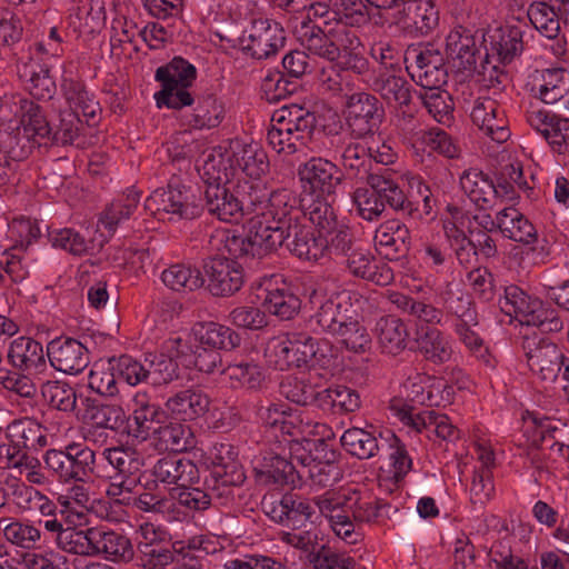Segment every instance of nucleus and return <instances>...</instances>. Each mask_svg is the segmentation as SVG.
<instances>
[{
  "label": "nucleus",
  "instance_id": "obj_2",
  "mask_svg": "<svg viewBox=\"0 0 569 569\" xmlns=\"http://www.w3.org/2000/svg\"><path fill=\"white\" fill-rule=\"evenodd\" d=\"M308 302L313 309L309 318L312 332L338 338L348 350L356 353L370 348L371 337L360 323L358 312L348 295H328L322 284H316L308 292Z\"/></svg>",
  "mask_w": 569,
  "mask_h": 569
},
{
  "label": "nucleus",
  "instance_id": "obj_30",
  "mask_svg": "<svg viewBox=\"0 0 569 569\" xmlns=\"http://www.w3.org/2000/svg\"><path fill=\"white\" fill-rule=\"evenodd\" d=\"M8 361L21 372L40 375L47 370V355L42 345L30 337H18L8 350Z\"/></svg>",
  "mask_w": 569,
  "mask_h": 569
},
{
  "label": "nucleus",
  "instance_id": "obj_62",
  "mask_svg": "<svg viewBox=\"0 0 569 569\" xmlns=\"http://www.w3.org/2000/svg\"><path fill=\"white\" fill-rule=\"evenodd\" d=\"M418 97L437 122L450 124L453 120L455 103L448 91L441 90V87H431L421 89Z\"/></svg>",
  "mask_w": 569,
  "mask_h": 569
},
{
  "label": "nucleus",
  "instance_id": "obj_50",
  "mask_svg": "<svg viewBox=\"0 0 569 569\" xmlns=\"http://www.w3.org/2000/svg\"><path fill=\"white\" fill-rule=\"evenodd\" d=\"M242 219L254 214L260 218L270 191L261 180H238L234 184Z\"/></svg>",
  "mask_w": 569,
  "mask_h": 569
},
{
  "label": "nucleus",
  "instance_id": "obj_45",
  "mask_svg": "<svg viewBox=\"0 0 569 569\" xmlns=\"http://www.w3.org/2000/svg\"><path fill=\"white\" fill-rule=\"evenodd\" d=\"M376 335L383 353L397 356L407 347L409 332L406 323L398 317H381L376 323Z\"/></svg>",
  "mask_w": 569,
  "mask_h": 569
},
{
  "label": "nucleus",
  "instance_id": "obj_6",
  "mask_svg": "<svg viewBox=\"0 0 569 569\" xmlns=\"http://www.w3.org/2000/svg\"><path fill=\"white\" fill-rule=\"evenodd\" d=\"M385 109L378 98L368 92L347 96L343 109L346 131L352 140H366L379 131Z\"/></svg>",
  "mask_w": 569,
  "mask_h": 569
},
{
  "label": "nucleus",
  "instance_id": "obj_49",
  "mask_svg": "<svg viewBox=\"0 0 569 569\" xmlns=\"http://www.w3.org/2000/svg\"><path fill=\"white\" fill-rule=\"evenodd\" d=\"M154 435L156 449L160 451L183 452L192 449L196 445L190 426L180 422L159 426Z\"/></svg>",
  "mask_w": 569,
  "mask_h": 569
},
{
  "label": "nucleus",
  "instance_id": "obj_59",
  "mask_svg": "<svg viewBox=\"0 0 569 569\" xmlns=\"http://www.w3.org/2000/svg\"><path fill=\"white\" fill-rule=\"evenodd\" d=\"M207 461L211 467L210 475H214L220 477L231 476V479L234 480V476L241 477L244 475L243 468L238 460V451L230 443H216L209 450L207 456Z\"/></svg>",
  "mask_w": 569,
  "mask_h": 569
},
{
  "label": "nucleus",
  "instance_id": "obj_43",
  "mask_svg": "<svg viewBox=\"0 0 569 569\" xmlns=\"http://www.w3.org/2000/svg\"><path fill=\"white\" fill-rule=\"evenodd\" d=\"M498 229L503 237L529 246L538 240V232L532 222L515 208H505L498 212Z\"/></svg>",
  "mask_w": 569,
  "mask_h": 569
},
{
  "label": "nucleus",
  "instance_id": "obj_64",
  "mask_svg": "<svg viewBox=\"0 0 569 569\" xmlns=\"http://www.w3.org/2000/svg\"><path fill=\"white\" fill-rule=\"evenodd\" d=\"M542 83L538 98L547 103H559L569 93V72L565 68H551L542 71Z\"/></svg>",
  "mask_w": 569,
  "mask_h": 569
},
{
  "label": "nucleus",
  "instance_id": "obj_19",
  "mask_svg": "<svg viewBox=\"0 0 569 569\" xmlns=\"http://www.w3.org/2000/svg\"><path fill=\"white\" fill-rule=\"evenodd\" d=\"M470 118L492 141L503 143L510 138L509 121L505 110L495 99L480 97L475 100Z\"/></svg>",
  "mask_w": 569,
  "mask_h": 569
},
{
  "label": "nucleus",
  "instance_id": "obj_54",
  "mask_svg": "<svg viewBox=\"0 0 569 569\" xmlns=\"http://www.w3.org/2000/svg\"><path fill=\"white\" fill-rule=\"evenodd\" d=\"M8 441L27 451L38 450L47 446V436L39 423L29 419L13 420L7 427Z\"/></svg>",
  "mask_w": 569,
  "mask_h": 569
},
{
  "label": "nucleus",
  "instance_id": "obj_13",
  "mask_svg": "<svg viewBox=\"0 0 569 569\" xmlns=\"http://www.w3.org/2000/svg\"><path fill=\"white\" fill-rule=\"evenodd\" d=\"M298 177L303 192L312 197L336 196L343 182L338 163L322 157H312L300 164Z\"/></svg>",
  "mask_w": 569,
  "mask_h": 569
},
{
  "label": "nucleus",
  "instance_id": "obj_47",
  "mask_svg": "<svg viewBox=\"0 0 569 569\" xmlns=\"http://www.w3.org/2000/svg\"><path fill=\"white\" fill-rule=\"evenodd\" d=\"M336 196L312 197L307 203L302 199L301 216H305L315 226L320 234L329 232L337 224L342 222L338 218L336 208L333 207V198Z\"/></svg>",
  "mask_w": 569,
  "mask_h": 569
},
{
  "label": "nucleus",
  "instance_id": "obj_23",
  "mask_svg": "<svg viewBox=\"0 0 569 569\" xmlns=\"http://www.w3.org/2000/svg\"><path fill=\"white\" fill-rule=\"evenodd\" d=\"M263 307L281 320L295 318L301 309V300L281 276L273 274L266 281Z\"/></svg>",
  "mask_w": 569,
  "mask_h": 569
},
{
  "label": "nucleus",
  "instance_id": "obj_5",
  "mask_svg": "<svg viewBox=\"0 0 569 569\" xmlns=\"http://www.w3.org/2000/svg\"><path fill=\"white\" fill-rule=\"evenodd\" d=\"M197 68L182 57H174L156 70L154 79L161 83V90L154 94L159 108L180 110L194 102L188 90L197 79Z\"/></svg>",
  "mask_w": 569,
  "mask_h": 569
},
{
  "label": "nucleus",
  "instance_id": "obj_33",
  "mask_svg": "<svg viewBox=\"0 0 569 569\" xmlns=\"http://www.w3.org/2000/svg\"><path fill=\"white\" fill-rule=\"evenodd\" d=\"M94 557L114 562L129 563L134 559V547L130 538L107 527H94Z\"/></svg>",
  "mask_w": 569,
  "mask_h": 569
},
{
  "label": "nucleus",
  "instance_id": "obj_57",
  "mask_svg": "<svg viewBox=\"0 0 569 569\" xmlns=\"http://www.w3.org/2000/svg\"><path fill=\"white\" fill-rule=\"evenodd\" d=\"M197 337L201 345L213 348L217 351H231L240 347L242 338L232 328L218 323H202L197 330Z\"/></svg>",
  "mask_w": 569,
  "mask_h": 569
},
{
  "label": "nucleus",
  "instance_id": "obj_21",
  "mask_svg": "<svg viewBox=\"0 0 569 569\" xmlns=\"http://www.w3.org/2000/svg\"><path fill=\"white\" fill-rule=\"evenodd\" d=\"M367 186L377 191L379 200L383 204V209L388 206L402 216L413 219L421 218L422 214L418 208V203L405 193L388 170L375 173Z\"/></svg>",
  "mask_w": 569,
  "mask_h": 569
},
{
  "label": "nucleus",
  "instance_id": "obj_40",
  "mask_svg": "<svg viewBox=\"0 0 569 569\" xmlns=\"http://www.w3.org/2000/svg\"><path fill=\"white\" fill-rule=\"evenodd\" d=\"M340 453L333 445L323 438H302L290 442V458L297 467L311 463L328 462L331 459H339Z\"/></svg>",
  "mask_w": 569,
  "mask_h": 569
},
{
  "label": "nucleus",
  "instance_id": "obj_3",
  "mask_svg": "<svg viewBox=\"0 0 569 569\" xmlns=\"http://www.w3.org/2000/svg\"><path fill=\"white\" fill-rule=\"evenodd\" d=\"M316 128L315 112L299 104L283 106L271 117L267 142L278 154L291 156L307 147Z\"/></svg>",
  "mask_w": 569,
  "mask_h": 569
},
{
  "label": "nucleus",
  "instance_id": "obj_39",
  "mask_svg": "<svg viewBox=\"0 0 569 569\" xmlns=\"http://www.w3.org/2000/svg\"><path fill=\"white\" fill-rule=\"evenodd\" d=\"M289 251L303 261H318L325 256L323 236L299 221L290 228Z\"/></svg>",
  "mask_w": 569,
  "mask_h": 569
},
{
  "label": "nucleus",
  "instance_id": "obj_56",
  "mask_svg": "<svg viewBox=\"0 0 569 569\" xmlns=\"http://www.w3.org/2000/svg\"><path fill=\"white\" fill-rule=\"evenodd\" d=\"M557 431L558 428L553 426L548 418L536 422L531 446L527 451V458L531 467L538 471L553 468L551 461L548 459V452L546 453L545 450L548 449V440H553Z\"/></svg>",
  "mask_w": 569,
  "mask_h": 569
},
{
  "label": "nucleus",
  "instance_id": "obj_16",
  "mask_svg": "<svg viewBox=\"0 0 569 569\" xmlns=\"http://www.w3.org/2000/svg\"><path fill=\"white\" fill-rule=\"evenodd\" d=\"M395 16L396 24L411 36H428L439 24V10L432 0H403Z\"/></svg>",
  "mask_w": 569,
  "mask_h": 569
},
{
  "label": "nucleus",
  "instance_id": "obj_27",
  "mask_svg": "<svg viewBox=\"0 0 569 569\" xmlns=\"http://www.w3.org/2000/svg\"><path fill=\"white\" fill-rule=\"evenodd\" d=\"M61 93L70 107L69 111L81 113L88 126H96L100 120L101 107L94 93L87 89L83 80L63 76Z\"/></svg>",
  "mask_w": 569,
  "mask_h": 569
},
{
  "label": "nucleus",
  "instance_id": "obj_9",
  "mask_svg": "<svg viewBox=\"0 0 569 569\" xmlns=\"http://www.w3.org/2000/svg\"><path fill=\"white\" fill-rule=\"evenodd\" d=\"M282 24L268 18L253 19L238 38L239 49L252 59L266 60L276 56L286 44Z\"/></svg>",
  "mask_w": 569,
  "mask_h": 569
},
{
  "label": "nucleus",
  "instance_id": "obj_51",
  "mask_svg": "<svg viewBox=\"0 0 569 569\" xmlns=\"http://www.w3.org/2000/svg\"><path fill=\"white\" fill-rule=\"evenodd\" d=\"M372 88L389 104L401 109L408 108L411 102V84L401 76L388 72L375 78Z\"/></svg>",
  "mask_w": 569,
  "mask_h": 569
},
{
  "label": "nucleus",
  "instance_id": "obj_10",
  "mask_svg": "<svg viewBox=\"0 0 569 569\" xmlns=\"http://www.w3.org/2000/svg\"><path fill=\"white\" fill-rule=\"evenodd\" d=\"M406 69L421 87H441L447 83L448 72L443 54L432 44L409 47L405 53Z\"/></svg>",
  "mask_w": 569,
  "mask_h": 569
},
{
  "label": "nucleus",
  "instance_id": "obj_34",
  "mask_svg": "<svg viewBox=\"0 0 569 569\" xmlns=\"http://www.w3.org/2000/svg\"><path fill=\"white\" fill-rule=\"evenodd\" d=\"M417 352L429 363L441 366L453 356L450 338L439 328L415 329Z\"/></svg>",
  "mask_w": 569,
  "mask_h": 569
},
{
  "label": "nucleus",
  "instance_id": "obj_52",
  "mask_svg": "<svg viewBox=\"0 0 569 569\" xmlns=\"http://www.w3.org/2000/svg\"><path fill=\"white\" fill-rule=\"evenodd\" d=\"M3 536L12 546L26 550L39 549L48 542V536L31 520H12L3 528Z\"/></svg>",
  "mask_w": 569,
  "mask_h": 569
},
{
  "label": "nucleus",
  "instance_id": "obj_42",
  "mask_svg": "<svg viewBox=\"0 0 569 569\" xmlns=\"http://www.w3.org/2000/svg\"><path fill=\"white\" fill-rule=\"evenodd\" d=\"M141 192L134 188H128L121 196L112 200L110 204L100 213L99 226H101L109 236H112L117 228L137 210L140 202Z\"/></svg>",
  "mask_w": 569,
  "mask_h": 569
},
{
  "label": "nucleus",
  "instance_id": "obj_35",
  "mask_svg": "<svg viewBox=\"0 0 569 569\" xmlns=\"http://www.w3.org/2000/svg\"><path fill=\"white\" fill-rule=\"evenodd\" d=\"M343 501L345 512L360 526L377 522L382 517L383 510L390 507L370 491L357 488L347 489Z\"/></svg>",
  "mask_w": 569,
  "mask_h": 569
},
{
  "label": "nucleus",
  "instance_id": "obj_46",
  "mask_svg": "<svg viewBox=\"0 0 569 569\" xmlns=\"http://www.w3.org/2000/svg\"><path fill=\"white\" fill-rule=\"evenodd\" d=\"M233 163L250 178L261 180L269 170L267 152L258 144H241L236 142L232 147Z\"/></svg>",
  "mask_w": 569,
  "mask_h": 569
},
{
  "label": "nucleus",
  "instance_id": "obj_12",
  "mask_svg": "<svg viewBox=\"0 0 569 569\" xmlns=\"http://www.w3.org/2000/svg\"><path fill=\"white\" fill-rule=\"evenodd\" d=\"M521 348L535 375L543 381H556L565 365V356L555 342L533 332L522 337Z\"/></svg>",
  "mask_w": 569,
  "mask_h": 569
},
{
  "label": "nucleus",
  "instance_id": "obj_31",
  "mask_svg": "<svg viewBox=\"0 0 569 569\" xmlns=\"http://www.w3.org/2000/svg\"><path fill=\"white\" fill-rule=\"evenodd\" d=\"M14 103L18 106L16 114L20 119L17 129L38 146H48L51 126L43 109L32 100L21 97Z\"/></svg>",
  "mask_w": 569,
  "mask_h": 569
},
{
  "label": "nucleus",
  "instance_id": "obj_7",
  "mask_svg": "<svg viewBox=\"0 0 569 569\" xmlns=\"http://www.w3.org/2000/svg\"><path fill=\"white\" fill-rule=\"evenodd\" d=\"M528 31L530 26L526 21L511 16L505 26L481 32L486 62L495 60L503 66L511 63L523 51V37Z\"/></svg>",
  "mask_w": 569,
  "mask_h": 569
},
{
  "label": "nucleus",
  "instance_id": "obj_61",
  "mask_svg": "<svg viewBox=\"0 0 569 569\" xmlns=\"http://www.w3.org/2000/svg\"><path fill=\"white\" fill-rule=\"evenodd\" d=\"M518 17L526 22L528 19L536 30L549 39L557 38L560 32L558 14L555 9L545 1L532 2L527 11Z\"/></svg>",
  "mask_w": 569,
  "mask_h": 569
},
{
  "label": "nucleus",
  "instance_id": "obj_17",
  "mask_svg": "<svg viewBox=\"0 0 569 569\" xmlns=\"http://www.w3.org/2000/svg\"><path fill=\"white\" fill-rule=\"evenodd\" d=\"M336 140L335 151L339 157H335V159L338 160L343 180L350 179L368 183L378 172V170L371 168L370 150L359 140L351 139L349 142H345L340 136Z\"/></svg>",
  "mask_w": 569,
  "mask_h": 569
},
{
  "label": "nucleus",
  "instance_id": "obj_41",
  "mask_svg": "<svg viewBox=\"0 0 569 569\" xmlns=\"http://www.w3.org/2000/svg\"><path fill=\"white\" fill-rule=\"evenodd\" d=\"M378 436L382 433L370 425L368 428L351 427L347 429L340 442L342 448L351 456L365 460L376 457L380 451Z\"/></svg>",
  "mask_w": 569,
  "mask_h": 569
},
{
  "label": "nucleus",
  "instance_id": "obj_24",
  "mask_svg": "<svg viewBox=\"0 0 569 569\" xmlns=\"http://www.w3.org/2000/svg\"><path fill=\"white\" fill-rule=\"evenodd\" d=\"M302 200L288 188L270 191L260 219L291 228L301 220Z\"/></svg>",
  "mask_w": 569,
  "mask_h": 569
},
{
  "label": "nucleus",
  "instance_id": "obj_14",
  "mask_svg": "<svg viewBox=\"0 0 569 569\" xmlns=\"http://www.w3.org/2000/svg\"><path fill=\"white\" fill-rule=\"evenodd\" d=\"M46 355L54 370L69 376L81 373L90 363V351L86 342L66 335L50 340Z\"/></svg>",
  "mask_w": 569,
  "mask_h": 569
},
{
  "label": "nucleus",
  "instance_id": "obj_18",
  "mask_svg": "<svg viewBox=\"0 0 569 569\" xmlns=\"http://www.w3.org/2000/svg\"><path fill=\"white\" fill-rule=\"evenodd\" d=\"M263 508L272 521L292 529L306 527L307 522L311 523L315 515V507L309 499L296 493H284L278 500L263 502Z\"/></svg>",
  "mask_w": 569,
  "mask_h": 569
},
{
  "label": "nucleus",
  "instance_id": "obj_48",
  "mask_svg": "<svg viewBox=\"0 0 569 569\" xmlns=\"http://www.w3.org/2000/svg\"><path fill=\"white\" fill-rule=\"evenodd\" d=\"M479 326L478 315L458 320L452 323L453 332L460 343L487 367H493L491 355L477 332Z\"/></svg>",
  "mask_w": 569,
  "mask_h": 569
},
{
  "label": "nucleus",
  "instance_id": "obj_20",
  "mask_svg": "<svg viewBox=\"0 0 569 569\" xmlns=\"http://www.w3.org/2000/svg\"><path fill=\"white\" fill-rule=\"evenodd\" d=\"M153 480L146 482L147 489H157L158 482L183 487L191 485L199 479V470L190 459L177 456H166L158 459L152 469Z\"/></svg>",
  "mask_w": 569,
  "mask_h": 569
},
{
  "label": "nucleus",
  "instance_id": "obj_44",
  "mask_svg": "<svg viewBox=\"0 0 569 569\" xmlns=\"http://www.w3.org/2000/svg\"><path fill=\"white\" fill-rule=\"evenodd\" d=\"M251 236L256 256L261 258L276 251L290 239V228L263 219L251 220Z\"/></svg>",
  "mask_w": 569,
  "mask_h": 569
},
{
  "label": "nucleus",
  "instance_id": "obj_63",
  "mask_svg": "<svg viewBox=\"0 0 569 569\" xmlns=\"http://www.w3.org/2000/svg\"><path fill=\"white\" fill-rule=\"evenodd\" d=\"M333 9L335 23L346 28H361L370 20V9L362 0H328Z\"/></svg>",
  "mask_w": 569,
  "mask_h": 569
},
{
  "label": "nucleus",
  "instance_id": "obj_28",
  "mask_svg": "<svg viewBox=\"0 0 569 569\" xmlns=\"http://www.w3.org/2000/svg\"><path fill=\"white\" fill-rule=\"evenodd\" d=\"M346 267L350 274L377 286H388L393 279V270L386 262L378 261L367 249L357 247L346 256Z\"/></svg>",
  "mask_w": 569,
  "mask_h": 569
},
{
  "label": "nucleus",
  "instance_id": "obj_58",
  "mask_svg": "<svg viewBox=\"0 0 569 569\" xmlns=\"http://www.w3.org/2000/svg\"><path fill=\"white\" fill-rule=\"evenodd\" d=\"M163 284L177 292L194 291L204 283L201 271L186 263H173L161 272Z\"/></svg>",
  "mask_w": 569,
  "mask_h": 569
},
{
  "label": "nucleus",
  "instance_id": "obj_60",
  "mask_svg": "<svg viewBox=\"0 0 569 569\" xmlns=\"http://www.w3.org/2000/svg\"><path fill=\"white\" fill-rule=\"evenodd\" d=\"M339 459H331L328 462L311 463L298 467V483L310 482L317 488L331 487L342 478L339 467Z\"/></svg>",
  "mask_w": 569,
  "mask_h": 569
},
{
  "label": "nucleus",
  "instance_id": "obj_36",
  "mask_svg": "<svg viewBox=\"0 0 569 569\" xmlns=\"http://www.w3.org/2000/svg\"><path fill=\"white\" fill-rule=\"evenodd\" d=\"M460 186L469 200L480 210L492 209L497 204V190L489 174L479 169L465 170Z\"/></svg>",
  "mask_w": 569,
  "mask_h": 569
},
{
  "label": "nucleus",
  "instance_id": "obj_38",
  "mask_svg": "<svg viewBox=\"0 0 569 569\" xmlns=\"http://www.w3.org/2000/svg\"><path fill=\"white\" fill-rule=\"evenodd\" d=\"M18 74L33 98L47 101L54 96L57 87L48 64L30 59L18 66Z\"/></svg>",
  "mask_w": 569,
  "mask_h": 569
},
{
  "label": "nucleus",
  "instance_id": "obj_15",
  "mask_svg": "<svg viewBox=\"0 0 569 569\" xmlns=\"http://www.w3.org/2000/svg\"><path fill=\"white\" fill-rule=\"evenodd\" d=\"M208 290L214 297H230L243 286V268L223 256L209 258L203 266Z\"/></svg>",
  "mask_w": 569,
  "mask_h": 569
},
{
  "label": "nucleus",
  "instance_id": "obj_37",
  "mask_svg": "<svg viewBox=\"0 0 569 569\" xmlns=\"http://www.w3.org/2000/svg\"><path fill=\"white\" fill-rule=\"evenodd\" d=\"M256 480L264 486H283L298 483V467L290 461L277 456L269 455L253 468Z\"/></svg>",
  "mask_w": 569,
  "mask_h": 569
},
{
  "label": "nucleus",
  "instance_id": "obj_4",
  "mask_svg": "<svg viewBox=\"0 0 569 569\" xmlns=\"http://www.w3.org/2000/svg\"><path fill=\"white\" fill-rule=\"evenodd\" d=\"M43 469L62 485L87 483L104 472L94 463V450L83 443L70 442L63 449H48L42 457Z\"/></svg>",
  "mask_w": 569,
  "mask_h": 569
},
{
  "label": "nucleus",
  "instance_id": "obj_8",
  "mask_svg": "<svg viewBox=\"0 0 569 569\" xmlns=\"http://www.w3.org/2000/svg\"><path fill=\"white\" fill-rule=\"evenodd\" d=\"M291 28L310 53L330 62L339 57V49L351 30L341 23H329L328 21L323 27L306 21V19L298 24V18L291 21Z\"/></svg>",
  "mask_w": 569,
  "mask_h": 569
},
{
  "label": "nucleus",
  "instance_id": "obj_26",
  "mask_svg": "<svg viewBox=\"0 0 569 569\" xmlns=\"http://www.w3.org/2000/svg\"><path fill=\"white\" fill-rule=\"evenodd\" d=\"M481 30L473 26H455L446 38V52L461 70H472L477 63V34Z\"/></svg>",
  "mask_w": 569,
  "mask_h": 569
},
{
  "label": "nucleus",
  "instance_id": "obj_55",
  "mask_svg": "<svg viewBox=\"0 0 569 569\" xmlns=\"http://www.w3.org/2000/svg\"><path fill=\"white\" fill-rule=\"evenodd\" d=\"M341 70L365 74L370 69L369 60L365 56V47L356 31L350 30L343 44L339 49V57L333 60Z\"/></svg>",
  "mask_w": 569,
  "mask_h": 569
},
{
  "label": "nucleus",
  "instance_id": "obj_11",
  "mask_svg": "<svg viewBox=\"0 0 569 569\" xmlns=\"http://www.w3.org/2000/svg\"><path fill=\"white\" fill-rule=\"evenodd\" d=\"M140 536L133 559L137 567L169 569L176 558V550L167 532L152 523H143L140 526Z\"/></svg>",
  "mask_w": 569,
  "mask_h": 569
},
{
  "label": "nucleus",
  "instance_id": "obj_53",
  "mask_svg": "<svg viewBox=\"0 0 569 569\" xmlns=\"http://www.w3.org/2000/svg\"><path fill=\"white\" fill-rule=\"evenodd\" d=\"M226 110L223 103L213 94L208 93L197 98L188 123L193 129H213L224 119Z\"/></svg>",
  "mask_w": 569,
  "mask_h": 569
},
{
  "label": "nucleus",
  "instance_id": "obj_29",
  "mask_svg": "<svg viewBox=\"0 0 569 569\" xmlns=\"http://www.w3.org/2000/svg\"><path fill=\"white\" fill-rule=\"evenodd\" d=\"M389 301L402 313L415 321V329L438 328L442 325L445 312L427 300L412 297L402 292L389 295Z\"/></svg>",
  "mask_w": 569,
  "mask_h": 569
},
{
  "label": "nucleus",
  "instance_id": "obj_25",
  "mask_svg": "<svg viewBox=\"0 0 569 569\" xmlns=\"http://www.w3.org/2000/svg\"><path fill=\"white\" fill-rule=\"evenodd\" d=\"M94 463L104 472L96 478L112 480L120 475H137L143 466V459L133 448L118 446L106 448L100 455L94 451Z\"/></svg>",
  "mask_w": 569,
  "mask_h": 569
},
{
  "label": "nucleus",
  "instance_id": "obj_1",
  "mask_svg": "<svg viewBox=\"0 0 569 569\" xmlns=\"http://www.w3.org/2000/svg\"><path fill=\"white\" fill-rule=\"evenodd\" d=\"M216 164L214 156L210 154L202 166V197L179 178H171L166 187L156 189L146 199L144 209L158 218L168 214L169 220H192L207 211L222 222L239 223L242 214L236 188L230 190L226 186L228 176Z\"/></svg>",
  "mask_w": 569,
  "mask_h": 569
},
{
  "label": "nucleus",
  "instance_id": "obj_22",
  "mask_svg": "<svg viewBox=\"0 0 569 569\" xmlns=\"http://www.w3.org/2000/svg\"><path fill=\"white\" fill-rule=\"evenodd\" d=\"M373 241L377 252L390 261L406 257L411 246L408 227L397 219L381 223L375 232Z\"/></svg>",
  "mask_w": 569,
  "mask_h": 569
},
{
  "label": "nucleus",
  "instance_id": "obj_32",
  "mask_svg": "<svg viewBox=\"0 0 569 569\" xmlns=\"http://www.w3.org/2000/svg\"><path fill=\"white\" fill-rule=\"evenodd\" d=\"M210 407L209 396L199 387H190L170 396L166 408L180 421H192L207 413Z\"/></svg>",
  "mask_w": 569,
  "mask_h": 569
}]
</instances>
